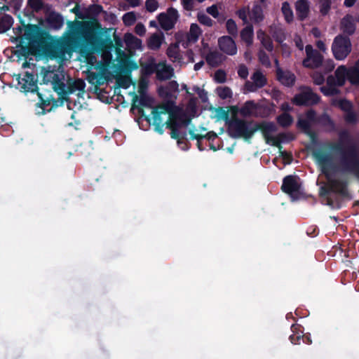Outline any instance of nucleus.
Here are the masks:
<instances>
[{
  "instance_id": "12",
  "label": "nucleus",
  "mask_w": 359,
  "mask_h": 359,
  "mask_svg": "<svg viewBox=\"0 0 359 359\" xmlns=\"http://www.w3.org/2000/svg\"><path fill=\"white\" fill-rule=\"evenodd\" d=\"M318 99L309 88H304L301 93L294 97L293 102L297 105H309L318 102Z\"/></svg>"
},
{
  "instance_id": "35",
  "label": "nucleus",
  "mask_w": 359,
  "mask_h": 359,
  "mask_svg": "<svg viewBox=\"0 0 359 359\" xmlns=\"http://www.w3.org/2000/svg\"><path fill=\"white\" fill-rule=\"evenodd\" d=\"M123 21L126 25L130 26L136 21V15L133 12L127 13L123 16Z\"/></svg>"
},
{
  "instance_id": "53",
  "label": "nucleus",
  "mask_w": 359,
  "mask_h": 359,
  "mask_svg": "<svg viewBox=\"0 0 359 359\" xmlns=\"http://www.w3.org/2000/svg\"><path fill=\"white\" fill-rule=\"evenodd\" d=\"M334 67V63L332 60H327L325 62V69L327 72L332 71Z\"/></svg>"
},
{
  "instance_id": "63",
  "label": "nucleus",
  "mask_w": 359,
  "mask_h": 359,
  "mask_svg": "<svg viewBox=\"0 0 359 359\" xmlns=\"http://www.w3.org/2000/svg\"><path fill=\"white\" fill-rule=\"evenodd\" d=\"M138 68V66L136 63L135 62H133L130 66V69H137Z\"/></svg>"
},
{
  "instance_id": "31",
  "label": "nucleus",
  "mask_w": 359,
  "mask_h": 359,
  "mask_svg": "<svg viewBox=\"0 0 359 359\" xmlns=\"http://www.w3.org/2000/svg\"><path fill=\"white\" fill-rule=\"evenodd\" d=\"M335 0H319L320 10L323 15H326Z\"/></svg>"
},
{
  "instance_id": "13",
  "label": "nucleus",
  "mask_w": 359,
  "mask_h": 359,
  "mask_svg": "<svg viewBox=\"0 0 359 359\" xmlns=\"http://www.w3.org/2000/svg\"><path fill=\"white\" fill-rule=\"evenodd\" d=\"M251 79L252 81H247L245 84V88L248 92H255L266 83L265 76L259 70L254 72Z\"/></svg>"
},
{
  "instance_id": "32",
  "label": "nucleus",
  "mask_w": 359,
  "mask_h": 359,
  "mask_svg": "<svg viewBox=\"0 0 359 359\" xmlns=\"http://www.w3.org/2000/svg\"><path fill=\"white\" fill-rule=\"evenodd\" d=\"M292 121V118L287 113H284L278 117V123L283 127L290 126Z\"/></svg>"
},
{
  "instance_id": "41",
  "label": "nucleus",
  "mask_w": 359,
  "mask_h": 359,
  "mask_svg": "<svg viewBox=\"0 0 359 359\" xmlns=\"http://www.w3.org/2000/svg\"><path fill=\"white\" fill-rule=\"evenodd\" d=\"M193 90L198 95L201 99L205 102L208 100L207 93L205 90L198 86L194 87Z\"/></svg>"
},
{
  "instance_id": "24",
  "label": "nucleus",
  "mask_w": 359,
  "mask_h": 359,
  "mask_svg": "<svg viewBox=\"0 0 359 359\" xmlns=\"http://www.w3.org/2000/svg\"><path fill=\"white\" fill-rule=\"evenodd\" d=\"M202 32L199 26L193 23L190 26L189 32L187 34V40L189 43H195L198 39Z\"/></svg>"
},
{
  "instance_id": "18",
  "label": "nucleus",
  "mask_w": 359,
  "mask_h": 359,
  "mask_svg": "<svg viewBox=\"0 0 359 359\" xmlns=\"http://www.w3.org/2000/svg\"><path fill=\"white\" fill-rule=\"evenodd\" d=\"M124 41L130 52L142 50V41L130 33L125 34Z\"/></svg>"
},
{
  "instance_id": "29",
  "label": "nucleus",
  "mask_w": 359,
  "mask_h": 359,
  "mask_svg": "<svg viewBox=\"0 0 359 359\" xmlns=\"http://www.w3.org/2000/svg\"><path fill=\"white\" fill-rule=\"evenodd\" d=\"M282 13L287 22H291L293 20V12L287 2H283L281 8Z\"/></svg>"
},
{
  "instance_id": "54",
  "label": "nucleus",
  "mask_w": 359,
  "mask_h": 359,
  "mask_svg": "<svg viewBox=\"0 0 359 359\" xmlns=\"http://www.w3.org/2000/svg\"><path fill=\"white\" fill-rule=\"evenodd\" d=\"M316 46L323 52H325L327 50L325 44L322 41H318Z\"/></svg>"
},
{
  "instance_id": "26",
  "label": "nucleus",
  "mask_w": 359,
  "mask_h": 359,
  "mask_svg": "<svg viewBox=\"0 0 359 359\" xmlns=\"http://www.w3.org/2000/svg\"><path fill=\"white\" fill-rule=\"evenodd\" d=\"M253 28L251 25L246 26L241 32L242 40L248 45L250 46L253 41Z\"/></svg>"
},
{
  "instance_id": "30",
  "label": "nucleus",
  "mask_w": 359,
  "mask_h": 359,
  "mask_svg": "<svg viewBox=\"0 0 359 359\" xmlns=\"http://www.w3.org/2000/svg\"><path fill=\"white\" fill-rule=\"evenodd\" d=\"M222 56L217 52L210 53L206 57L208 63L211 66H216L221 62Z\"/></svg>"
},
{
  "instance_id": "59",
  "label": "nucleus",
  "mask_w": 359,
  "mask_h": 359,
  "mask_svg": "<svg viewBox=\"0 0 359 359\" xmlns=\"http://www.w3.org/2000/svg\"><path fill=\"white\" fill-rule=\"evenodd\" d=\"M132 6H137L140 4V0H126Z\"/></svg>"
},
{
  "instance_id": "1",
  "label": "nucleus",
  "mask_w": 359,
  "mask_h": 359,
  "mask_svg": "<svg viewBox=\"0 0 359 359\" xmlns=\"http://www.w3.org/2000/svg\"><path fill=\"white\" fill-rule=\"evenodd\" d=\"M152 123L155 126V130L159 134L163 133V128L166 126L171 129V137L173 139L178 138L179 134L177 131L180 125L178 120V113L174 109L170 104H163L152 110Z\"/></svg>"
},
{
  "instance_id": "58",
  "label": "nucleus",
  "mask_w": 359,
  "mask_h": 359,
  "mask_svg": "<svg viewBox=\"0 0 359 359\" xmlns=\"http://www.w3.org/2000/svg\"><path fill=\"white\" fill-rule=\"evenodd\" d=\"M298 124H299L301 127H302V128H307V127H308V126H309V123H308V122H307L306 121H304V120H302V119H299V120Z\"/></svg>"
},
{
  "instance_id": "43",
  "label": "nucleus",
  "mask_w": 359,
  "mask_h": 359,
  "mask_svg": "<svg viewBox=\"0 0 359 359\" xmlns=\"http://www.w3.org/2000/svg\"><path fill=\"white\" fill-rule=\"evenodd\" d=\"M313 79L314 83L318 85L322 84L324 81V76L321 73H319V72L314 73L313 75Z\"/></svg>"
},
{
  "instance_id": "52",
  "label": "nucleus",
  "mask_w": 359,
  "mask_h": 359,
  "mask_svg": "<svg viewBox=\"0 0 359 359\" xmlns=\"http://www.w3.org/2000/svg\"><path fill=\"white\" fill-rule=\"evenodd\" d=\"M168 87L170 91H177L179 85L177 81H172L169 83Z\"/></svg>"
},
{
  "instance_id": "15",
  "label": "nucleus",
  "mask_w": 359,
  "mask_h": 359,
  "mask_svg": "<svg viewBox=\"0 0 359 359\" xmlns=\"http://www.w3.org/2000/svg\"><path fill=\"white\" fill-rule=\"evenodd\" d=\"M344 169L353 172L359 170V158L355 152L346 154L341 161Z\"/></svg>"
},
{
  "instance_id": "4",
  "label": "nucleus",
  "mask_w": 359,
  "mask_h": 359,
  "mask_svg": "<svg viewBox=\"0 0 359 359\" xmlns=\"http://www.w3.org/2000/svg\"><path fill=\"white\" fill-rule=\"evenodd\" d=\"M95 69L97 74L92 73L89 76V81L93 84L102 85L114 78V73L116 72V67L111 63V55L109 53H104L103 62L98 63Z\"/></svg>"
},
{
  "instance_id": "61",
  "label": "nucleus",
  "mask_w": 359,
  "mask_h": 359,
  "mask_svg": "<svg viewBox=\"0 0 359 359\" xmlns=\"http://www.w3.org/2000/svg\"><path fill=\"white\" fill-rule=\"evenodd\" d=\"M204 62L203 61H201L199 62H197L195 65H194V70L196 71H198L199 70L202 66L203 65Z\"/></svg>"
},
{
  "instance_id": "21",
  "label": "nucleus",
  "mask_w": 359,
  "mask_h": 359,
  "mask_svg": "<svg viewBox=\"0 0 359 359\" xmlns=\"http://www.w3.org/2000/svg\"><path fill=\"white\" fill-rule=\"evenodd\" d=\"M277 78L281 83L287 86L293 85L295 81V76L292 73L283 71L279 68L277 69Z\"/></svg>"
},
{
  "instance_id": "11",
  "label": "nucleus",
  "mask_w": 359,
  "mask_h": 359,
  "mask_svg": "<svg viewBox=\"0 0 359 359\" xmlns=\"http://www.w3.org/2000/svg\"><path fill=\"white\" fill-rule=\"evenodd\" d=\"M306 57L303 60V65L309 68H316L319 67L323 62V56L313 50L311 45L305 47Z\"/></svg>"
},
{
  "instance_id": "34",
  "label": "nucleus",
  "mask_w": 359,
  "mask_h": 359,
  "mask_svg": "<svg viewBox=\"0 0 359 359\" xmlns=\"http://www.w3.org/2000/svg\"><path fill=\"white\" fill-rule=\"evenodd\" d=\"M118 85L124 88H128L133 83L129 76H119L116 79Z\"/></svg>"
},
{
  "instance_id": "28",
  "label": "nucleus",
  "mask_w": 359,
  "mask_h": 359,
  "mask_svg": "<svg viewBox=\"0 0 359 359\" xmlns=\"http://www.w3.org/2000/svg\"><path fill=\"white\" fill-rule=\"evenodd\" d=\"M142 71L144 75H150L154 72L157 74V64L153 60L148 61L142 65Z\"/></svg>"
},
{
  "instance_id": "10",
  "label": "nucleus",
  "mask_w": 359,
  "mask_h": 359,
  "mask_svg": "<svg viewBox=\"0 0 359 359\" xmlns=\"http://www.w3.org/2000/svg\"><path fill=\"white\" fill-rule=\"evenodd\" d=\"M178 18L177 11L175 8H169L166 13L158 15V20L161 27L165 30L171 29Z\"/></svg>"
},
{
  "instance_id": "5",
  "label": "nucleus",
  "mask_w": 359,
  "mask_h": 359,
  "mask_svg": "<svg viewBox=\"0 0 359 359\" xmlns=\"http://www.w3.org/2000/svg\"><path fill=\"white\" fill-rule=\"evenodd\" d=\"M231 130L236 137H243L245 140H249L253 135L255 132L259 129L252 123H248L240 121L234 118L230 125Z\"/></svg>"
},
{
  "instance_id": "16",
  "label": "nucleus",
  "mask_w": 359,
  "mask_h": 359,
  "mask_svg": "<svg viewBox=\"0 0 359 359\" xmlns=\"http://www.w3.org/2000/svg\"><path fill=\"white\" fill-rule=\"evenodd\" d=\"M259 129L262 131L266 143L278 147L280 150V147H282L279 143L278 139L271 135V133L276 130L275 125L273 123H264L259 126Z\"/></svg>"
},
{
  "instance_id": "49",
  "label": "nucleus",
  "mask_w": 359,
  "mask_h": 359,
  "mask_svg": "<svg viewBox=\"0 0 359 359\" xmlns=\"http://www.w3.org/2000/svg\"><path fill=\"white\" fill-rule=\"evenodd\" d=\"M135 32L140 36H143L146 32V28H145L144 25L141 23H138L135 26Z\"/></svg>"
},
{
  "instance_id": "42",
  "label": "nucleus",
  "mask_w": 359,
  "mask_h": 359,
  "mask_svg": "<svg viewBox=\"0 0 359 359\" xmlns=\"http://www.w3.org/2000/svg\"><path fill=\"white\" fill-rule=\"evenodd\" d=\"M206 11L208 14L211 15L215 18H217L219 15L218 8L215 5L207 8Z\"/></svg>"
},
{
  "instance_id": "8",
  "label": "nucleus",
  "mask_w": 359,
  "mask_h": 359,
  "mask_svg": "<svg viewBox=\"0 0 359 359\" xmlns=\"http://www.w3.org/2000/svg\"><path fill=\"white\" fill-rule=\"evenodd\" d=\"M281 188L294 200L295 196L300 193L301 182L299 178L289 175L284 178Z\"/></svg>"
},
{
  "instance_id": "40",
  "label": "nucleus",
  "mask_w": 359,
  "mask_h": 359,
  "mask_svg": "<svg viewBox=\"0 0 359 359\" xmlns=\"http://www.w3.org/2000/svg\"><path fill=\"white\" fill-rule=\"evenodd\" d=\"M214 78L218 83H223L226 80V74L222 70H218L215 73Z\"/></svg>"
},
{
  "instance_id": "3",
  "label": "nucleus",
  "mask_w": 359,
  "mask_h": 359,
  "mask_svg": "<svg viewBox=\"0 0 359 359\" xmlns=\"http://www.w3.org/2000/svg\"><path fill=\"white\" fill-rule=\"evenodd\" d=\"M313 157L322 172L325 174L327 180L329 188L334 191L344 193V184L335 180L334 177V175L337 172V168L332 163L330 157L323 151H316L314 152Z\"/></svg>"
},
{
  "instance_id": "2",
  "label": "nucleus",
  "mask_w": 359,
  "mask_h": 359,
  "mask_svg": "<svg viewBox=\"0 0 359 359\" xmlns=\"http://www.w3.org/2000/svg\"><path fill=\"white\" fill-rule=\"evenodd\" d=\"M335 79L329 76L327 80V86L321 88V91L325 95H332L338 93L337 86H343L346 79L351 84H359V60L355 65L348 69L344 65L339 66L335 71Z\"/></svg>"
},
{
  "instance_id": "6",
  "label": "nucleus",
  "mask_w": 359,
  "mask_h": 359,
  "mask_svg": "<svg viewBox=\"0 0 359 359\" xmlns=\"http://www.w3.org/2000/svg\"><path fill=\"white\" fill-rule=\"evenodd\" d=\"M332 51L336 60H344L351 51L349 39L342 36H337L333 41Z\"/></svg>"
},
{
  "instance_id": "48",
  "label": "nucleus",
  "mask_w": 359,
  "mask_h": 359,
  "mask_svg": "<svg viewBox=\"0 0 359 359\" xmlns=\"http://www.w3.org/2000/svg\"><path fill=\"white\" fill-rule=\"evenodd\" d=\"M280 156L283 157L285 163H290L292 159L290 154L282 151V147L279 150Z\"/></svg>"
},
{
  "instance_id": "56",
  "label": "nucleus",
  "mask_w": 359,
  "mask_h": 359,
  "mask_svg": "<svg viewBox=\"0 0 359 359\" xmlns=\"http://www.w3.org/2000/svg\"><path fill=\"white\" fill-rule=\"evenodd\" d=\"M281 109L285 111H290L291 109V107L288 103L285 102L281 104Z\"/></svg>"
},
{
  "instance_id": "60",
  "label": "nucleus",
  "mask_w": 359,
  "mask_h": 359,
  "mask_svg": "<svg viewBox=\"0 0 359 359\" xmlns=\"http://www.w3.org/2000/svg\"><path fill=\"white\" fill-rule=\"evenodd\" d=\"M187 55L189 58V61L190 62H194V54H193V52L191 50H189L187 51Z\"/></svg>"
},
{
  "instance_id": "47",
  "label": "nucleus",
  "mask_w": 359,
  "mask_h": 359,
  "mask_svg": "<svg viewBox=\"0 0 359 359\" xmlns=\"http://www.w3.org/2000/svg\"><path fill=\"white\" fill-rule=\"evenodd\" d=\"M259 60L260 62L265 66H269L270 62H269V59L268 57V56L262 51H260L259 54Z\"/></svg>"
},
{
  "instance_id": "19",
  "label": "nucleus",
  "mask_w": 359,
  "mask_h": 359,
  "mask_svg": "<svg viewBox=\"0 0 359 359\" xmlns=\"http://www.w3.org/2000/svg\"><path fill=\"white\" fill-rule=\"evenodd\" d=\"M173 75V69L170 65H167L165 62L157 64L156 76L161 80H165L171 78Z\"/></svg>"
},
{
  "instance_id": "25",
  "label": "nucleus",
  "mask_w": 359,
  "mask_h": 359,
  "mask_svg": "<svg viewBox=\"0 0 359 359\" xmlns=\"http://www.w3.org/2000/svg\"><path fill=\"white\" fill-rule=\"evenodd\" d=\"M341 29L344 32L352 34L355 31V25L353 18L351 15H346L341 20Z\"/></svg>"
},
{
  "instance_id": "36",
  "label": "nucleus",
  "mask_w": 359,
  "mask_h": 359,
  "mask_svg": "<svg viewBox=\"0 0 359 359\" xmlns=\"http://www.w3.org/2000/svg\"><path fill=\"white\" fill-rule=\"evenodd\" d=\"M198 20L203 25H205L206 26L210 27L212 25V20L205 13H198Z\"/></svg>"
},
{
  "instance_id": "62",
  "label": "nucleus",
  "mask_w": 359,
  "mask_h": 359,
  "mask_svg": "<svg viewBox=\"0 0 359 359\" xmlns=\"http://www.w3.org/2000/svg\"><path fill=\"white\" fill-rule=\"evenodd\" d=\"M308 118L311 120L314 117V112L313 111H310L308 112Z\"/></svg>"
},
{
  "instance_id": "50",
  "label": "nucleus",
  "mask_w": 359,
  "mask_h": 359,
  "mask_svg": "<svg viewBox=\"0 0 359 359\" xmlns=\"http://www.w3.org/2000/svg\"><path fill=\"white\" fill-rule=\"evenodd\" d=\"M346 119L348 122L353 123L357 120L356 114L353 111H348L346 116Z\"/></svg>"
},
{
  "instance_id": "20",
  "label": "nucleus",
  "mask_w": 359,
  "mask_h": 359,
  "mask_svg": "<svg viewBox=\"0 0 359 359\" xmlns=\"http://www.w3.org/2000/svg\"><path fill=\"white\" fill-rule=\"evenodd\" d=\"M168 57L174 62L182 63V57L180 50V42L170 44L167 50Z\"/></svg>"
},
{
  "instance_id": "33",
  "label": "nucleus",
  "mask_w": 359,
  "mask_h": 359,
  "mask_svg": "<svg viewBox=\"0 0 359 359\" xmlns=\"http://www.w3.org/2000/svg\"><path fill=\"white\" fill-rule=\"evenodd\" d=\"M217 93L222 99L229 98L232 95L231 90L226 86H222L217 88Z\"/></svg>"
},
{
  "instance_id": "14",
  "label": "nucleus",
  "mask_w": 359,
  "mask_h": 359,
  "mask_svg": "<svg viewBox=\"0 0 359 359\" xmlns=\"http://www.w3.org/2000/svg\"><path fill=\"white\" fill-rule=\"evenodd\" d=\"M17 80L18 81V88L22 92H33L36 88V83L32 74L27 72L23 77L18 76Z\"/></svg>"
},
{
  "instance_id": "17",
  "label": "nucleus",
  "mask_w": 359,
  "mask_h": 359,
  "mask_svg": "<svg viewBox=\"0 0 359 359\" xmlns=\"http://www.w3.org/2000/svg\"><path fill=\"white\" fill-rule=\"evenodd\" d=\"M220 50L229 55H234L237 53V47L235 41L229 36H224L219 39Z\"/></svg>"
},
{
  "instance_id": "7",
  "label": "nucleus",
  "mask_w": 359,
  "mask_h": 359,
  "mask_svg": "<svg viewBox=\"0 0 359 359\" xmlns=\"http://www.w3.org/2000/svg\"><path fill=\"white\" fill-rule=\"evenodd\" d=\"M236 13L244 23H248L249 20L259 22L264 18L262 8L258 4H255L251 10L249 7H243Z\"/></svg>"
},
{
  "instance_id": "44",
  "label": "nucleus",
  "mask_w": 359,
  "mask_h": 359,
  "mask_svg": "<svg viewBox=\"0 0 359 359\" xmlns=\"http://www.w3.org/2000/svg\"><path fill=\"white\" fill-rule=\"evenodd\" d=\"M189 134L192 139L199 140L205 137V135L198 132L197 129H191L189 130Z\"/></svg>"
},
{
  "instance_id": "51",
  "label": "nucleus",
  "mask_w": 359,
  "mask_h": 359,
  "mask_svg": "<svg viewBox=\"0 0 359 359\" xmlns=\"http://www.w3.org/2000/svg\"><path fill=\"white\" fill-rule=\"evenodd\" d=\"M296 46L300 50H303L304 45L302 39L299 36H296L294 39Z\"/></svg>"
},
{
  "instance_id": "39",
  "label": "nucleus",
  "mask_w": 359,
  "mask_h": 359,
  "mask_svg": "<svg viewBox=\"0 0 359 359\" xmlns=\"http://www.w3.org/2000/svg\"><path fill=\"white\" fill-rule=\"evenodd\" d=\"M334 104L339 106L340 108H341L344 111H349V109L351 108V103L346 100H341L337 101Z\"/></svg>"
},
{
  "instance_id": "22",
  "label": "nucleus",
  "mask_w": 359,
  "mask_h": 359,
  "mask_svg": "<svg viewBox=\"0 0 359 359\" xmlns=\"http://www.w3.org/2000/svg\"><path fill=\"white\" fill-rule=\"evenodd\" d=\"M297 15L301 20L306 18L309 12V4L306 0H299L296 3Z\"/></svg>"
},
{
  "instance_id": "37",
  "label": "nucleus",
  "mask_w": 359,
  "mask_h": 359,
  "mask_svg": "<svg viewBox=\"0 0 359 359\" xmlns=\"http://www.w3.org/2000/svg\"><path fill=\"white\" fill-rule=\"evenodd\" d=\"M226 27L229 34L234 35L237 34L238 28L234 20L229 19L226 21Z\"/></svg>"
},
{
  "instance_id": "27",
  "label": "nucleus",
  "mask_w": 359,
  "mask_h": 359,
  "mask_svg": "<svg viewBox=\"0 0 359 359\" xmlns=\"http://www.w3.org/2000/svg\"><path fill=\"white\" fill-rule=\"evenodd\" d=\"M257 38L260 40L263 47L267 50L271 51L273 50V44L271 39L267 36L262 30L257 32Z\"/></svg>"
},
{
  "instance_id": "23",
  "label": "nucleus",
  "mask_w": 359,
  "mask_h": 359,
  "mask_svg": "<svg viewBox=\"0 0 359 359\" xmlns=\"http://www.w3.org/2000/svg\"><path fill=\"white\" fill-rule=\"evenodd\" d=\"M164 40L163 33H155L152 34L148 40V46L152 50L158 49Z\"/></svg>"
},
{
  "instance_id": "57",
  "label": "nucleus",
  "mask_w": 359,
  "mask_h": 359,
  "mask_svg": "<svg viewBox=\"0 0 359 359\" xmlns=\"http://www.w3.org/2000/svg\"><path fill=\"white\" fill-rule=\"evenodd\" d=\"M355 1L356 0H345L344 4L346 7H351L354 5Z\"/></svg>"
},
{
  "instance_id": "9",
  "label": "nucleus",
  "mask_w": 359,
  "mask_h": 359,
  "mask_svg": "<svg viewBox=\"0 0 359 359\" xmlns=\"http://www.w3.org/2000/svg\"><path fill=\"white\" fill-rule=\"evenodd\" d=\"M261 107L253 101H248L239 109L237 107L231 108V114L236 116L238 112L243 116H259Z\"/></svg>"
},
{
  "instance_id": "55",
  "label": "nucleus",
  "mask_w": 359,
  "mask_h": 359,
  "mask_svg": "<svg viewBox=\"0 0 359 359\" xmlns=\"http://www.w3.org/2000/svg\"><path fill=\"white\" fill-rule=\"evenodd\" d=\"M146 85H147V81L144 78H142L140 82V90H139L140 93H143V89L145 88Z\"/></svg>"
},
{
  "instance_id": "45",
  "label": "nucleus",
  "mask_w": 359,
  "mask_h": 359,
  "mask_svg": "<svg viewBox=\"0 0 359 359\" xmlns=\"http://www.w3.org/2000/svg\"><path fill=\"white\" fill-rule=\"evenodd\" d=\"M238 74L240 77L243 79H246L248 76V68L244 65L240 66L238 70Z\"/></svg>"
},
{
  "instance_id": "46",
  "label": "nucleus",
  "mask_w": 359,
  "mask_h": 359,
  "mask_svg": "<svg viewBox=\"0 0 359 359\" xmlns=\"http://www.w3.org/2000/svg\"><path fill=\"white\" fill-rule=\"evenodd\" d=\"M29 6L34 10L38 11L42 7L41 0H29Z\"/></svg>"
},
{
  "instance_id": "38",
  "label": "nucleus",
  "mask_w": 359,
  "mask_h": 359,
  "mask_svg": "<svg viewBox=\"0 0 359 359\" xmlns=\"http://www.w3.org/2000/svg\"><path fill=\"white\" fill-rule=\"evenodd\" d=\"M158 2L156 0H147L146 1L147 10L149 12H154L158 8Z\"/></svg>"
},
{
  "instance_id": "64",
  "label": "nucleus",
  "mask_w": 359,
  "mask_h": 359,
  "mask_svg": "<svg viewBox=\"0 0 359 359\" xmlns=\"http://www.w3.org/2000/svg\"><path fill=\"white\" fill-rule=\"evenodd\" d=\"M313 35L316 36V37H318L320 34V32L318 29H313V31H312Z\"/></svg>"
}]
</instances>
